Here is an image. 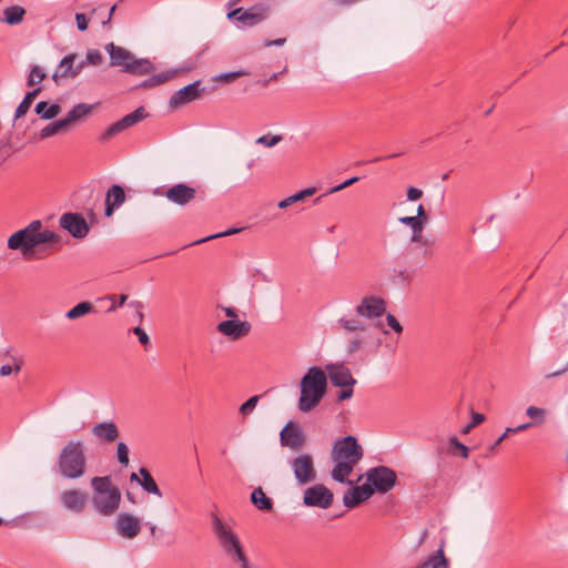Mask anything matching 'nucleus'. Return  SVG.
I'll return each mask as SVG.
<instances>
[{"label": "nucleus", "instance_id": "1", "mask_svg": "<svg viewBox=\"0 0 568 568\" xmlns=\"http://www.w3.org/2000/svg\"><path fill=\"white\" fill-rule=\"evenodd\" d=\"M212 530L226 558L239 568H255L246 556L239 536L216 514L212 515Z\"/></svg>", "mask_w": 568, "mask_h": 568}, {"label": "nucleus", "instance_id": "2", "mask_svg": "<svg viewBox=\"0 0 568 568\" xmlns=\"http://www.w3.org/2000/svg\"><path fill=\"white\" fill-rule=\"evenodd\" d=\"M327 390V375L321 367L312 366L300 382L298 410L310 413L315 409Z\"/></svg>", "mask_w": 568, "mask_h": 568}, {"label": "nucleus", "instance_id": "3", "mask_svg": "<svg viewBox=\"0 0 568 568\" xmlns=\"http://www.w3.org/2000/svg\"><path fill=\"white\" fill-rule=\"evenodd\" d=\"M58 473L65 479H79L87 471V456L81 440L69 442L59 453Z\"/></svg>", "mask_w": 568, "mask_h": 568}, {"label": "nucleus", "instance_id": "4", "mask_svg": "<svg viewBox=\"0 0 568 568\" xmlns=\"http://www.w3.org/2000/svg\"><path fill=\"white\" fill-rule=\"evenodd\" d=\"M94 491L92 506L102 516H112L116 513L121 503L119 487L112 485L110 476H95L91 479Z\"/></svg>", "mask_w": 568, "mask_h": 568}, {"label": "nucleus", "instance_id": "5", "mask_svg": "<svg viewBox=\"0 0 568 568\" xmlns=\"http://www.w3.org/2000/svg\"><path fill=\"white\" fill-rule=\"evenodd\" d=\"M110 55V67L123 68L122 71H154L155 65L149 59H138L128 49L110 42L105 45Z\"/></svg>", "mask_w": 568, "mask_h": 568}, {"label": "nucleus", "instance_id": "6", "mask_svg": "<svg viewBox=\"0 0 568 568\" xmlns=\"http://www.w3.org/2000/svg\"><path fill=\"white\" fill-rule=\"evenodd\" d=\"M42 227L40 220L32 221L24 229H21L8 239V247L10 250L20 251L23 256H28L38 245L36 231Z\"/></svg>", "mask_w": 568, "mask_h": 568}, {"label": "nucleus", "instance_id": "7", "mask_svg": "<svg viewBox=\"0 0 568 568\" xmlns=\"http://www.w3.org/2000/svg\"><path fill=\"white\" fill-rule=\"evenodd\" d=\"M363 455L362 446L352 435L337 439L331 452L332 460L347 462L353 465H356L363 458Z\"/></svg>", "mask_w": 568, "mask_h": 568}, {"label": "nucleus", "instance_id": "8", "mask_svg": "<svg viewBox=\"0 0 568 568\" xmlns=\"http://www.w3.org/2000/svg\"><path fill=\"white\" fill-rule=\"evenodd\" d=\"M366 480L365 485L372 489V495L375 491L386 494L395 486L397 475L387 466H376L366 471Z\"/></svg>", "mask_w": 568, "mask_h": 568}, {"label": "nucleus", "instance_id": "9", "mask_svg": "<svg viewBox=\"0 0 568 568\" xmlns=\"http://www.w3.org/2000/svg\"><path fill=\"white\" fill-rule=\"evenodd\" d=\"M337 324L344 331L345 334H354L347 341V352L349 354L358 352L365 343L363 334L369 327L366 321L344 316L337 321Z\"/></svg>", "mask_w": 568, "mask_h": 568}, {"label": "nucleus", "instance_id": "10", "mask_svg": "<svg viewBox=\"0 0 568 568\" xmlns=\"http://www.w3.org/2000/svg\"><path fill=\"white\" fill-rule=\"evenodd\" d=\"M215 87H205L201 80L194 81L180 90L175 91L169 100L171 109L176 110L200 99L205 93H211Z\"/></svg>", "mask_w": 568, "mask_h": 568}, {"label": "nucleus", "instance_id": "11", "mask_svg": "<svg viewBox=\"0 0 568 568\" xmlns=\"http://www.w3.org/2000/svg\"><path fill=\"white\" fill-rule=\"evenodd\" d=\"M270 12V6L257 3L248 9L236 8L227 13V18L237 20L243 27H254L266 20Z\"/></svg>", "mask_w": 568, "mask_h": 568}, {"label": "nucleus", "instance_id": "12", "mask_svg": "<svg viewBox=\"0 0 568 568\" xmlns=\"http://www.w3.org/2000/svg\"><path fill=\"white\" fill-rule=\"evenodd\" d=\"M146 112L143 106H139L133 112L124 115L119 121L112 123L109 125L105 131L100 135L99 140L100 142L104 143L118 135L119 133L123 132L124 130L133 126L134 124L139 123L143 119L146 118Z\"/></svg>", "mask_w": 568, "mask_h": 568}, {"label": "nucleus", "instance_id": "13", "mask_svg": "<svg viewBox=\"0 0 568 568\" xmlns=\"http://www.w3.org/2000/svg\"><path fill=\"white\" fill-rule=\"evenodd\" d=\"M334 494L323 484H316L304 490L303 504L307 507L327 509L333 505Z\"/></svg>", "mask_w": 568, "mask_h": 568}, {"label": "nucleus", "instance_id": "14", "mask_svg": "<svg viewBox=\"0 0 568 568\" xmlns=\"http://www.w3.org/2000/svg\"><path fill=\"white\" fill-rule=\"evenodd\" d=\"M60 226L78 240L84 239L90 232V225L81 213L67 212L60 216Z\"/></svg>", "mask_w": 568, "mask_h": 568}, {"label": "nucleus", "instance_id": "15", "mask_svg": "<svg viewBox=\"0 0 568 568\" xmlns=\"http://www.w3.org/2000/svg\"><path fill=\"white\" fill-rule=\"evenodd\" d=\"M291 466L300 485H306L316 479L314 460L310 454L298 455L292 460Z\"/></svg>", "mask_w": 568, "mask_h": 568}, {"label": "nucleus", "instance_id": "16", "mask_svg": "<svg viewBox=\"0 0 568 568\" xmlns=\"http://www.w3.org/2000/svg\"><path fill=\"white\" fill-rule=\"evenodd\" d=\"M386 312V303L377 296H365L355 307V313L361 320H375Z\"/></svg>", "mask_w": 568, "mask_h": 568}, {"label": "nucleus", "instance_id": "17", "mask_svg": "<svg viewBox=\"0 0 568 568\" xmlns=\"http://www.w3.org/2000/svg\"><path fill=\"white\" fill-rule=\"evenodd\" d=\"M114 527L122 538L133 539L141 531V520L130 513H121L115 519Z\"/></svg>", "mask_w": 568, "mask_h": 568}, {"label": "nucleus", "instance_id": "18", "mask_svg": "<svg viewBox=\"0 0 568 568\" xmlns=\"http://www.w3.org/2000/svg\"><path fill=\"white\" fill-rule=\"evenodd\" d=\"M59 499L61 505L73 514H81L87 507V495L78 489L63 490Z\"/></svg>", "mask_w": 568, "mask_h": 568}, {"label": "nucleus", "instance_id": "19", "mask_svg": "<svg viewBox=\"0 0 568 568\" xmlns=\"http://www.w3.org/2000/svg\"><path fill=\"white\" fill-rule=\"evenodd\" d=\"M216 329L231 339H240L250 334L251 324L246 321L227 320L219 323Z\"/></svg>", "mask_w": 568, "mask_h": 568}, {"label": "nucleus", "instance_id": "20", "mask_svg": "<svg viewBox=\"0 0 568 568\" xmlns=\"http://www.w3.org/2000/svg\"><path fill=\"white\" fill-rule=\"evenodd\" d=\"M196 196V190L184 183H179L165 191V197L178 205L184 206Z\"/></svg>", "mask_w": 568, "mask_h": 568}, {"label": "nucleus", "instance_id": "21", "mask_svg": "<svg viewBox=\"0 0 568 568\" xmlns=\"http://www.w3.org/2000/svg\"><path fill=\"white\" fill-rule=\"evenodd\" d=\"M331 383L336 386H354L356 379L353 377L349 368L344 364H331L326 366Z\"/></svg>", "mask_w": 568, "mask_h": 568}, {"label": "nucleus", "instance_id": "22", "mask_svg": "<svg viewBox=\"0 0 568 568\" xmlns=\"http://www.w3.org/2000/svg\"><path fill=\"white\" fill-rule=\"evenodd\" d=\"M372 497V489L368 485H361L349 488L343 496V503L346 508L353 509Z\"/></svg>", "mask_w": 568, "mask_h": 568}, {"label": "nucleus", "instance_id": "23", "mask_svg": "<svg viewBox=\"0 0 568 568\" xmlns=\"http://www.w3.org/2000/svg\"><path fill=\"white\" fill-rule=\"evenodd\" d=\"M306 444V436L302 427L292 420L286 423V447L293 450L302 449Z\"/></svg>", "mask_w": 568, "mask_h": 568}, {"label": "nucleus", "instance_id": "24", "mask_svg": "<svg viewBox=\"0 0 568 568\" xmlns=\"http://www.w3.org/2000/svg\"><path fill=\"white\" fill-rule=\"evenodd\" d=\"M92 434L102 443H113L119 437V428L114 422H102L92 427Z\"/></svg>", "mask_w": 568, "mask_h": 568}, {"label": "nucleus", "instance_id": "25", "mask_svg": "<svg viewBox=\"0 0 568 568\" xmlns=\"http://www.w3.org/2000/svg\"><path fill=\"white\" fill-rule=\"evenodd\" d=\"M125 201V193L121 185H112L105 195V215L111 216L115 209L120 207Z\"/></svg>", "mask_w": 568, "mask_h": 568}, {"label": "nucleus", "instance_id": "26", "mask_svg": "<svg viewBox=\"0 0 568 568\" xmlns=\"http://www.w3.org/2000/svg\"><path fill=\"white\" fill-rule=\"evenodd\" d=\"M250 500L257 510L271 511L273 509V500L266 496L261 487L251 493Z\"/></svg>", "mask_w": 568, "mask_h": 568}, {"label": "nucleus", "instance_id": "27", "mask_svg": "<svg viewBox=\"0 0 568 568\" xmlns=\"http://www.w3.org/2000/svg\"><path fill=\"white\" fill-rule=\"evenodd\" d=\"M335 463L331 476L332 478L341 484L351 483L347 477L353 471L355 465L347 462L333 460Z\"/></svg>", "mask_w": 568, "mask_h": 568}, {"label": "nucleus", "instance_id": "28", "mask_svg": "<svg viewBox=\"0 0 568 568\" xmlns=\"http://www.w3.org/2000/svg\"><path fill=\"white\" fill-rule=\"evenodd\" d=\"M139 474L141 476L140 486L143 488V490H145L148 494L162 497V491L160 490L151 473L145 467H141L139 469Z\"/></svg>", "mask_w": 568, "mask_h": 568}, {"label": "nucleus", "instance_id": "29", "mask_svg": "<svg viewBox=\"0 0 568 568\" xmlns=\"http://www.w3.org/2000/svg\"><path fill=\"white\" fill-rule=\"evenodd\" d=\"M26 10L21 6H10L3 10L2 22L16 26L23 21Z\"/></svg>", "mask_w": 568, "mask_h": 568}, {"label": "nucleus", "instance_id": "30", "mask_svg": "<svg viewBox=\"0 0 568 568\" xmlns=\"http://www.w3.org/2000/svg\"><path fill=\"white\" fill-rule=\"evenodd\" d=\"M34 111L43 120L54 119L61 111V108L57 103L49 104L47 101H40L37 103Z\"/></svg>", "mask_w": 568, "mask_h": 568}, {"label": "nucleus", "instance_id": "31", "mask_svg": "<svg viewBox=\"0 0 568 568\" xmlns=\"http://www.w3.org/2000/svg\"><path fill=\"white\" fill-rule=\"evenodd\" d=\"M40 92H41V88L39 87V88L33 89L32 91H29L26 94L23 100L20 102V104L16 109L14 121L19 120L20 118H22L23 115L27 114V112L31 108V104L33 103L34 99L39 95Z\"/></svg>", "mask_w": 568, "mask_h": 568}, {"label": "nucleus", "instance_id": "32", "mask_svg": "<svg viewBox=\"0 0 568 568\" xmlns=\"http://www.w3.org/2000/svg\"><path fill=\"white\" fill-rule=\"evenodd\" d=\"M92 312H94V306L92 305V303L84 301V302L78 303L75 306H73L71 310H69L65 313V317L68 320L73 321V320L80 318L82 316H85Z\"/></svg>", "mask_w": 568, "mask_h": 568}, {"label": "nucleus", "instance_id": "33", "mask_svg": "<svg viewBox=\"0 0 568 568\" xmlns=\"http://www.w3.org/2000/svg\"><path fill=\"white\" fill-rule=\"evenodd\" d=\"M92 109L93 106L87 103H78L72 106V109L68 112L64 119L70 125L72 122H75L82 119L83 116L88 115L92 111Z\"/></svg>", "mask_w": 568, "mask_h": 568}, {"label": "nucleus", "instance_id": "34", "mask_svg": "<svg viewBox=\"0 0 568 568\" xmlns=\"http://www.w3.org/2000/svg\"><path fill=\"white\" fill-rule=\"evenodd\" d=\"M68 126H69V123L67 122V120L64 118L61 120L51 122L40 131V139L44 140L50 136H53L54 134L67 129Z\"/></svg>", "mask_w": 568, "mask_h": 568}, {"label": "nucleus", "instance_id": "35", "mask_svg": "<svg viewBox=\"0 0 568 568\" xmlns=\"http://www.w3.org/2000/svg\"><path fill=\"white\" fill-rule=\"evenodd\" d=\"M103 62V54L100 50L90 49L85 54V59L81 60L78 64V69L81 70L87 65L99 67Z\"/></svg>", "mask_w": 568, "mask_h": 568}, {"label": "nucleus", "instance_id": "36", "mask_svg": "<svg viewBox=\"0 0 568 568\" xmlns=\"http://www.w3.org/2000/svg\"><path fill=\"white\" fill-rule=\"evenodd\" d=\"M176 73H154L151 78L143 81L140 87L143 88H152L155 85H160L166 81H169Z\"/></svg>", "mask_w": 568, "mask_h": 568}, {"label": "nucleus", "instance_id": "37", "mask_svg": "<svg viewBox=\"0 0 568 568\" xmlns=\"http://www.w3.org/2000/svg\"><path fill=\"white\" fill-rule=\"evenodd\" d=\"M36 237L38 246L43 243H55L60 241V236L50 230L41 231V229H38L36 231Z\"/></svg>", "mask_w": 568, "mask_h": 568}, {"label": "nucleus", "instance_id": "38", "mask_svg": "<svg viewBox=\"0 0 568 568\" xmlns=\"http://www.w3.org/2000/svg\"><path fill=\"white\" fill-rule=\"evenodd\" d=\"M547 410L537 406H529L526 409V415L534 420L532 424L541 425L545 423Z\"/></svg>", "mask_w": 568, "mask_h": 568}, {"label": "nucleus", "instance_id": "39", "mask_svg": "<svg viewBox=\"0 0 568 568\" xmlns=\"http://www.w3.org/2000/svg\"><path fill=\"white\" fill-rule=\"evenodd\" d=\"M315 192H316V187L312 186V187L304 189L293 195L286 196V207L294 203L303 201L308 196L314 195Z\"/></svg>", "mask_w": 568, "mask_h": 568}, {"label": "nucleus", "instance_id": "40", "mask_svg": "<svg viewBox=\"0 0 568 568\" xmlns=\"http://www.w3.org/2000/svg\"><path fill=\"white\" fill-rule=\"evenodd\" d=\"M359 180V178L357 176H353L346 181H344L343 183L336 185V186H333L331 187L325 194H322L320 196H317L315 200H314V203L317 204L321 202V200L327 195V194H333V193H336V192H339L348 186H351L352 184H354L355 182H357Z\"/></svg>", "mask_w": 568, "mask_h": 568}, {"label": "nucleus", "instance_id": "41", "mask_svg": "<svg viewBox=\"0 0 568 568\" xmlns=\"http://www.w3.org/2000/svg\"><path fill=\"white\" fill-rule=\"evenodd\" d=\"M260 395H254L252 397H250L246 402H244L241 406H240V414L243 416V417H246L248 416L256 407L258 400H260Z\"/></svg>", "mask_w": 568, "mask_h": 568}, {"label": "nucleus", "instance_id": "42", "mask_svg": "<svg viewBox=\"0 0 568 568\" xmlns=\"http://www.w3.org/2000/svg\"><path fill=\"white\" fill-rule=\"evenodd\" d=\"M399 223L407 225L412 229L413 233L424 230V224L418 217L402 216L398 219Z\"/></svg>", "mask_w": 568, "mask_h": 568}, {"label": "nucleus", "instance_id": "43", "mask_svg": "<svg viewBox=\"0 0 568 568\" xmlns=\"http://www.w3.org/2000/svg\"><path fill=\"white\" fill-rule=\"evenodd\" d=\"M116 458L121 466L129 465V448L124 442H119L116 445Z\"/></svg>", "mask_w": 568, "mask_h": 568}, {"label": "nucleus", "instance_id": "44", "mask_svg": "<svg viewBox=\"0 0 568 568\" xmlns=\"http://www.w3.org/2000/svg\"><path fill=\"white\" fill-rule=\"evenodd\" d=\"M283 140V136L281 134L272 135V134H265L256 139L255 143L262 144L266 148H272L280 143Z\"/></svg>", "mask_w": 568, "mask_h": 568}, {"label": "nucleus", "instance_id": "45", "mask_svg": "<svg viewBox=\"0 0 568 568\" xmlns=\"http://www.w3.org/2000/svg\"><path fill=\"white\" fill-rule=\"evenodd\" d=\"M23 366V361L21 358H13V366L6 364L0 367L1 376H9L13 371L19 373Z\"/></svg>", "mask_w": 568, "mask_h": 568}, {"label": "nucleus", "instance_id": "46", "mask_svg": "<svg viewBox=\"0 0 568 568\" xmlns=\"http://www.w3.org/2000/svg\"><path fill=\"white\" fill-rule=\"evenodd\" d=\"M243 74L244 73H217L212 80L217 84H229Z\"/></svg>", "mask_w": 568, "mask_h": 568}, {"label": "nucleus", "instance_id": "47", "mask_svg": "<svg viewBox=\"0 0 568 568\" xmlns=\"http://www.w3.org/2000/svg\"><path fill=\"white\" fill-rule=\"evenodd\" d=\"M77 59L75 53H70L63 57L58 65V71H73V65Z\"/></svg>", "mask_w": 568, "mask_h": 568}, {"label": "nucleus", "instance_id": "48", "mask_svg": "<svg viewBox=\"0 0 568 568\" xmlns=\"http://www.w3.org/2000/svg\"><path fill=\"white\" fill-rule=\"evenodd\" d=\"M450 445L457 450V453L464 457H468L469 449L463 443H460L456 437H452L449 440Z\"/></svg>", "mask_w": 568, "mask_h": 568}, {"label": "nucleus", "instance_id": "49", "mask_svg": "<svg viewBox=\"0 0 568 568\" xmlns=\"http://www.w3.org/2000/svg\"><path fill=\"white\" fill-rule=\"evenodd\" d=\"M131 332H132L134 335H136V336H138L139 342H140L143 346H149V345H150V337H149V335L146 334V332H145L141 326H136V327H134Z\"/></svg>", "mask_w": 568, "mask_h": 568}, {"label": "nucleus", "instance_id": "50", "mask_svg": "<svg viewBox=\"0 0 568 568\" xmlns=\"http://www.w3.org/2000/svg\"><path fill=\"white\" fill-rule=\"evenodd\" d=\"M386 321H387L388 326L394 332H396L397 334H400L403 332V326L400 325V323L397 321V318L394 315L387 314Z\"/></svg>", "mask_w": 568, "mask_h": 568}, {"label": "nucleus", "instance_id": "51", "mask_svg": "<svg viewBox=\"0 0 568 568\" xmlns=\"http://www.w3.org/2000/svg\"><path fill=\"white\" fill-rule=\"evenodd\" d=\"M236 232H237V230H235V229H231V230H227V231H225V232H221V233L213 234V235L206 236V237H204V239L197 240V241H195L194 243H192V245H194V244H200V243H203V242L210 241V240H212V239L222 237V236H227V235L234 234V233H236Z\"/></svg>", "mask_w": 568, "mask_h": 568}, {"label": "nucleus", "instance_id": "52", "mask_svg": "<svg viewBox=\"0 0 568 568\" xmlns=\"http://www.w3.org/2000/svg\"><path fill=\"white\" fill-rule=\"evenodd\" d=\"M130 307H133L135 313H136V317L139 318V322L142 323L143 318H144V313H143V303L140 302V301H132L130 304H129Z\"/></svg>", "mask_w": 568, "mask_h": 568}, {"label": "nucleus", "instance_id": "53", "mask_svg": "<svg viewBox=\"0 0 568 568\" xmlns=\"http://www.w3.org/2000/svg\"><path fill=\"white\" fill-rule=\"evenodd\" d=\"M341 387H342V390L337 395V400L342 402V400L349 399L354 394L353 386H341Z\"/></svg>", "mask_w": 568, "mask_h": 568}, {"label": "nucleus", "instance_id": "54", "mask_svg": "<svg viewBox=\"0 0 568 568\" xmlns=\"http://www.w3.org/2000/svg\"><path fill=\"white\" fill-rule=\"evenodd\" d=\"M77 27L80 31H85L88 29L89 20L87 19L84 13H75Z\"/></svg>", "mask_w": 568, "mask_h": 568}, {"label": "nucleus", "instance_id": "55", "mask_svg": "<svg viewBox=\"0 0 568 568\" xmlns=\"http://www.w3.org/2000/svg\"><path fill=\"white\" fill-rule=\"evenodd\" d=\"M48 73H29L28 85L32 87L43 81Z\"/></svg>", "mask_w": 568, "mask_h": 568}, {"label": "nucleus", "instance_id": "56", "mask_svg": "<svg viewBox=\"0 0 568 568\" xmlns=\"http://www.w3.org/2000/svg\"><path fill=\"white\" fill-rule=\"evenodd\" d=\"M422 196H423V191L422 190H419L417 187H414V186H409L407 189V200L408 201H417Z\"/></svg>", "mask_w": 568, "mask_h": 568}, {"label": "nucleus", "instance_id": "57", "mask_svg": "<svg viewBox=\"0 0 568 568\" xmlns=\"http://www.w3.org/2000/svg\"><path fill=\"white\" fill-rule=\"evenodd\" d=\"M422 232L423 231H418L416 233H413L412 242L420 243L423 246L433 245V243H434L433 241L423 240Z\"/></svg>", "mask_w": 568, "mask_h": 568}, {"label": "nucleus", "instance_id": "58", "mask_svg": "<svg viewBox=\"0 0 568 568\" xmlns=\"http://www.w3.org/2000/svg\"><path fill=\"white\" fill-rule=\"evenodd\" d=\"M362 0H331L332 4L336 8L351 7Z\"/></svg>", "mask_w": 568, "mask_h": 568}, {"label": "nucleus", "instance_id": "59", "mask_svg": "<svg viewBox=\"0 0 568 568\" xmlns=\"http://www.w3.org/2000/svg\"><path fill=\"white\" fill-rule=\"evenodd\" d=\"M509 435H513L511 433H507V428L505 432L497 438V440L489 446V452H494L498 445H500Z\"/></svg>", "mask_w": 568, "mask_h": 568}, {"label": "nucleus", "instance_id": "60", "mask_svg": "<svg viewBox=\"0 0 568 568\" xmlns=\"http://www.w3.org/2000/svg\"><path fill=\"white\" fill-rule=\"evenodd\" d=\"M531 425H532V423H526V424H521L517 427H507V433L516 434V433L528 429L529 427H531Z\"/></svg>", "mask_w": 568, "mask_h": 568}, {"label": "nucleus", "instance_id": "61", "mask_svg": "<svg viewBox=\"0 0 568 568\" xmlns=\"http://www.w3.org/2000/svg\"><path fill=\"white\" fill-rule=\"evenodd\" d=\"M484 419H485V417L483 414L473 413L470 427H476L477 425L481 424L484 422Z\"/></svg>", "mask_w": 568, "mask_h": 568}, {"label": "nucleus", "instance_id": "62", "mask_svg": "<svg viewBox=\"0 0 568 568\" xmlns=\"http://www.w3.org/2000/svg\"><path fill=\"white\" fill-rule=\"evenodd\" d=\"M126 300H128V295H125V294H121V295L119 296L118 304H116V305H115V304H112V305L110 306V308L108 310V312H112V311H114L116 306H123V305H124V303L126 302Z\"/></svg>", "mask_w": 568, "mask_h": 568}, {"label": "nucleus", "instance_id": "63", "mask_svg": "<svg viewBox=\"0 0 568 568\" xmlns=\"http://www.w3.org/2000/svg\"><path fill=\"white\" fill-rule=\"evenodd\" d=\"M415 217H418L422 222L427 221V215L425 213V209L422 204L417 207V215Z\"/></svg>", "mask_w": 568, "mask_h": 568}, {"label": "nucleus", "instance_id": "64", "mask_svg": "<svg viewBox=\"0 0 568 568\" xmlns=\"http://www.w3.org/2000/svg\"><path fill=\"white\" fill-rule=\"evenodd\" d=\"M225 315L230 317V320H234L237 316L236 310L234 307H223Z\"/></svg>", "mask_w": 568, "mask_h": 568}]
</instances>
